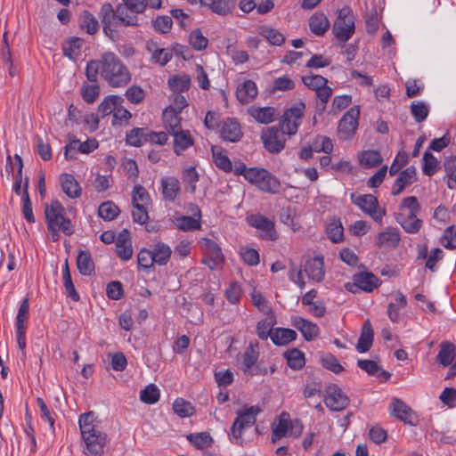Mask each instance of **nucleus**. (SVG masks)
<instances>
[{
    "label": "nucleus",
    "mask_w": 456,
    "mask_h": 456,
    "mask_svg": "<svg viewBox=\"0 0 456 456\" xmlns=\"http://www.w3.org/2000/svg\"><path fill=\"white\" fill-rule=\"evenodd\" d=\"M302 82L309 89L315 91V93L328 83V80L321 75H309L303 76Z\"/></svg>",
    "instance_id": "obj_60"
},
{
    "label": "nucleus",
    "mask_w": 456,
    "mask_h": 456,
    "mask_svg": "<svg viewBox=\"0 0 456 456\" xmlns=\"http://www.w3.org/2000/svg\"><path fill=\"white\" fill-rule=\"evenodd\" d=\"M62 282L65 289V294L72 301L77 302L80 299L79 294L76 290L75 285L72 281L70 272H65L62 273Z\"/></svg>",
    "instance_id": "obj_57"
},
{
    "label": "nucleus",
    "mask_w": 456,
    "mask_h": 456,
    "mask_svg": "<svg viewBox=\"0 0 456 456\" xmlns=\"http://www.w3.org/2000/svg\"><path fill=\"white\" fill-rule=\"evenodd\" d=\"M359 161L362 167L370 168L379 166L382 162V158L378 151H365L361 153Z\"/></svg>",
    "instance_id": "obj_44"
},
{
    "label": "nucleus",
    "mask_w": 456,
    "mask_h": 456,
    "mask_svg": "<svg viewBox=\"0 0 456 456\" xmlns=\"http://www.w3.org/2000/svg\"><path fill=\"white\" fill-rule=\"evenodd\" d=\"M188 441L198 449H204L211 445L213 439L206 432L193 433L187 436Z\"/></svg>",
    "instance_id": "obj_46"
},
{
    "label": "nucleus",
    "mask_w": 456,
    "mask_h": 456,
    "mask_svg": "<svg viewBox=\"0 0 456 456\" xmlns=\"http://www.w3.org/2000/svg\"><path fill=\"white\" fill-rule=\"evenodd\" d=\"M90 85H84L81 88V94L85 102L93 103L100 94V86L97 80Z\"/></svg>",
    "instance_id": "obj_55"
},
{
    "label": "nucleus",
    "mask_w": 456,
    "mask_h": 456,
    "mask_svg": "<svg viewBox=\"0 0 456 456\" xmlns=\"http://www.w3.org/2000/svg\"><path fill=\"white\" fill-rule=\"evenodd\" d=\"M456 357V347L449 341L440 344V350L436 356V362L443 366H449Z\"/></svg>",
    "instance_id": "obj_30"
},
{
    "label": "nucleus",
    "mask_w": 456,
    "mask_h": 456,
    "mask_svg": "<svg viewBox=\"0 0 456 456\" xmlns=\"http://www.w3.org/2000/svg\"><path fill=\"white\" fill-rule=\"evenodd\" d=\"M160 397L159 389L155 384L147 385L140 392V400L146 404L156 403Z\"/></svg>",
    "instance_id": "obj_42"
},
{
    "label": "nucleus",
    "mask_w": 456,
    "mask_h": 456,
    "mask_svg": "<svg viewBox=\"0 0 456 456\" xmlns=\"http://www.w3.org/2000/svg\"><path fill=\"white\" fill-rule=\"evenodd\" d=\"M122 101V98L118 96H108L98 106V112L102 114V118L110 113L114 114L117 106L120 105Z\"/></svg>",
    "instance_id": "obj_40"
},
{
    "label": "nucleus",
    "mask_w": 456,
    "mask_h": 456,
    "mask_svg": "<svg viewBox=\"0 0 456 456\" xmlns=\"http://www.w3.org/2000/svg\"><path fill=\"white\" fill-rule=\"evenodd\" d=\"M400 241V234L396 229L387 228L378 236V245L380 248H395Z\"/></svg>",
    "instance_id": "obj_32"
},
{
    "label": "nucleus",
    "mask_w": 456,
    "mask_h": 456,
    "mask_svg": "<svg viewBox=\"0 0 456 456\" xmlns=\"http://www.w3.org/2000/svg\"><path fill=\"white\" fill-rule=\"evenodd\" d=\"M411 112L414 120L417 123H421L427 118L429 108L424 102H413L411 105Z\"/></svg>",
    "instance_id": "obj_53"
},
{
    "label": "nucleus",
    "mask_w": 456,
    "mask_h": 456,
    "mask_svg": "<svg viewBox=\"0 0 456 456\" xmlns=\"http://www.w3.org/2000/svg\"><path fill=\"white\" fill-rule=\"evenodd\" d=\"M79 25L89 35L95 34L99 29L97 19L88 11H84L79 17Z\"/></svg>",
    "instance_id": "obj_38"
},
{
    "label": "nucleus",
    "mask_w": 456,
    "mask_h": 456,
    "mask_svg": "<svg viewBox=\"0 0 456 456\" xmlns=\"http://www.w3.org/2000/svg\"><path fill=\"white\" fill-rule=\"evenodd\" d=\"M242 296V287L238 281H232L224 290L225 298L232 305H238Z\"/></svg>",
    "instance_id": "obj_51"
},
{
    "label": "nucleus",
    "mask_w": 456,
    "mask_h": 456,
    "mask_svg": "<svg viewBox=\"0 0 456 456\" xmlns=\"http://www.w3.org/2000/svg\"><path fill=\"white\" fill-rule=\"evenodd\" d=\"M99 17L102 25L112 23L115 20L118 21V6L114 9L111 4L104 3L100 9Z\"/></svg>",
    "instance_id": "obj_47"
},
{
    "label": "nucleus",
    "mask_w": 456,
    "mask_h": 456,
    "mask_svg": "<svg viewBox=\"0 0 456 456\" xmlns=\"http://www.w3.org/2000/svg\"><path fill=\"white\" fill-rule=\"evenodd\" d=\"M248 112L253 118L262 124H269L273 122L276 117V110L273 107L251 106L248 110Z\"/></svg>",
    "instance_id": "obj_22"
},
{
    "label": "nucleus",
    "mask_w": 456,
    "mask_h": 456,
    "mask_svg": "<svg viewBox=\"0 0 456 456\" xmlns=\"http://www.w3.org/2000/svg\"><path fill=\"white\" fill-rule=\"evenodd\" d=\"M175 224L177 227L183 231H193L200 228V221L199 218L192 216H181L176 218Z\"/></svg>",
    "instance_id": "obj_61"
},
{
    "label": "nucleus",
    "mask_w": 456,
    "mask_h": 456,
    "mask_svg": "<svg viewBox=\"0 0 456 456\" xmlns=\"http://www.w3.org/2000/svg\"><path fill=\"white\" fill-rule=\"evenodd\" d=\"M258 357V343L256 341H250L248 346L242 354V370L245 373L250 372L251 368L256 364Z\"/></svg>",
    "instance_id": "obj_27"
},
{
    "label": "nucleus",
    "mask_w": 456,
    "mask_h": 456,
    "mask_svg": "<svg viewBox=\"0 0 456 456\" xmlns=\"http://www.w3.org/2000/svg\"><path fill=\"white\" fill-rule=\"evenodd\" d=\"M64 208L58 200H53L50 206H45V218L53 240L58 239V231H61L67 235H70L74 232L70 220L64 217Z\"/></svg>",
    "instance_id": "obj_3"
},
{
    "label": "nucleus",
    "mask_w": 456,
    "mask_h": 456,
    "mask_svg": "<svg viewBox=\"0 0 456 456\" xmlns=\"http://www.w3.org/2000/svg\"><path fill=\"white\" fill-rule=\"evenodd\" d=\"M374 332L371 323L367 319L362 328V332L356 345V350L359 353H365L370 350L372 346Z\"/></svg>",
    "instance_id": "obj_19"
},
{
    "label": "nucleus",
    "mask_w": 456,
    "mask_h": 456,
    "mask_svg": "<svg viewBox=\"0 0 456 456\" xmlns=\"http://www.w3.org/2000/svg\"><path fill=\"white\" fill-rule=\"evenodd\" d=\"M357 366L366 371L369 375L374 376L384 380H387L391 374L386 371L376 362L371 360H358Z\"/></svg>",
    "instance_id": "obj_26"
},
{
    "label": "nucleus",
    "mask_w": 456,
    "mask_h": 456,
    "mask_svg": "<svg viewBox=\"0 0 456 456\" xmlns=\"http://www.w3.org/2000/svg\"><path fill=\"white\" fill-rule=\"evenodd\" d=\"M305 108V103L300 102L284 111L279 126L285 134L291 136L297 132L301 119L304 116Z\"/></svg>",
    "instance_id": "obj_9"
},
{
    "label": "nucleus",
    "mask_w": 456,
    "mask_h": 456,
    "mask_svg": "<svg viewBox=\"0 0 456 456\" xmlns=\"http://www.w3.org/2000/svg\"><path fill=\"white\" fill-rule=\"evenodd\" d=\"M126 140L127 144L134 147H140L144 142H148L149 129L139 127L133 128L126 134Z\"/></svg>",
    "instance_id": "obj_35"
},
{
    "label": "nucleus",
    "mask_w": 456,
    "mask_h": 456,
    "mask_svg": "<svg viewBox=\"0 0 456 456\" xmlns=\"http://www.w3.org/2000/svg\"><path fill=\"white\" fill-rule=\"evenodd\" d=\"M351 200L364 214L370 216L375 222L381 223L386 211L379 207L375 196L371 194L355 196L352 193Z\"/></svg>",
    "instance_id": "obj_8"
},
{
    "label": "nucleus",
    "mask_w": 456,
    "mask_h": 456,
    "mask_svg": "<svg viewBox=\"0 0 456 456\" xmlns=\"http://www.w3.org/2000/svg\"><path fill=\"white\" fill-rule=\"evenodd\" d=\"M276 323L275 318L273 315H267L265 318L259 321L256 324V334L259 338L265 340L273 333V326Z\"/></svg>",
    "instance_id": "obj_37"
},
{
    "label": "nucleus",
    "mask_w": 456,
    "mask_h": 456,
    "mask_svg": "<svg viewBox=\"0 0 456 456\" xmlns=\"http://www.w3.org/2000/svg\"><path fill=\"white\" fill-rule=\"evenodd\" d=\"M360 118V106L350 108L341 118L338 126V136L340 140L351 139L358 127Z\"/></svg>",
    "instance_id": "obj_10"
},
{
    "label": "nucleus",
    "mask_w": 456,
    "mask_h": 456,
    "mask_svg": "<svg viewBox=\"0 0 456 456\" xmlns=\"http://www.w3.org/2000/svg\"><path fill=\"white\" fill-rule=\"evenodd\" d=\"M392 414L401 420L407 421L411 409L400 399L394 398L391 402Z\"/></svg>",
    "instance_id": "obj_48"
},
{
    "label": "nucleus",
    "mask_w": 456,
    "mask_h": 456,
    "mask_svg": "<svg viewBox=\"0 0 456 456\" xmlns=\"http://www.w3.org/2000/svg\"><path fill=\"white\" fill-rule=\"evenodd\" d=\"M261 139L265 149L270 153H280L285 147V133L277 126L265 129Z\"/></svg>",
    "instance_id": "obj_12"
},
{
    "label": "nucleus",
    "mask_w": 456,
    "mask_h": 456,
    "mask_svg": "<svg viewBox=\"0 0 456 456\" xmlns=\"http://www.w3.org/2000/svg\"><path fill=\"white\" fill-rule=\"evenodd\" d=\"M120 213L119 208L112 201L102 203L98 208V215L106 221L115 219Z\"/></svg>",
    "instance_id": "obj_43"
},
{
    "label": "nucleus",
    "mask_w": 456,
    "mask_h": 456,
    "mask_svg": "<svg viewBox=\"0 0 456 456\" xmlns=\"http://www.w3.org/2000/svg\"><path fill=\"white\" fill-rule=\"evenodd\" d=\"M171 135L174 137L173 149L176 155H181L194 143V140L189 130L181 129Z\"/></svg>",
    "instance_id": "obj_17"
},
{
    "label": "nucleus",
    "mask_w": 456,
    "mask_h": 456,
    "mask_svg": "<svg viewBox=\"0 0 456 456\" xmlns=\"http://www.w3.org/2000/svg\"><path fill=\"white\" fill-rule=\"evenodd\" d=\"M257 188L270 194H277L281 189V183L276 176L265 170V174L262 176Z\"/></svg>",
    "instance_id": "obj_34"
},
{
    "label": "nucleus",
    "mask_w": 456,
    "mask_h": 456,
    "mask_svg": "<svg viewBox=\"0 0 456 456\" xmlns=\"http://www.w3.org/2000/svg\"><path fill=\"white\" fill-rule=\"evenodd\" d=\"M162 193L165 200L174 201L180 191V183L174 176L161 179Z\"/></svg>",
    "instance_id": "obj_29"
},
{
    "label": "nucleus",
    "mask_w": 456,
    "mask_h": 456,
    "mask_svg": "<svg viewBox=\"0 0 456 456\" xmlns=\"http://www.w3.org/2000/svg\"><path fill=\"white\" fill-rule=\"evenodd\" d=\"M256 95L257 87L252 80H246L237 87L236 97L242 104L250 102Z\"/></svg>",
    "instance_id": "obj_20"
},
{
    "label": "nucleus",
    "mask_w": 456,
    "mask_h": 456,
    "mask_svg": "<svg viewBox=\"0 0 456 456\" xmlns=\"http://www.w3.org/2000/svg\"><path fill=\"white\" fill-rule=\"evenodd\" d=\"M94 421L92 411L83 413L78 418L81 437L85 444L83 452L88 456H103L107 436L98 428Z\"/></svg>",
    "instance_id": "obj_2"
},
{
    "label": "nucleus",
    "mask_w": 456,
    "mask_h": 456,
    "mask_svg": "<svg viewBox=\"0 0 456 456\" xmlns=\"http://www.w3.org/2000/svg\"><path fill=\"white\" fill-rule=\"evenodd\" d=\"M326 233L328 238L334 243H338L344 238V227L341 221L333 216L330 217L327 223Z\"/></svg>",
    "instance_id": "obj_31"
},
{
    "label": "nucleus",
    "mask_w": 456,
    "mask_h": 456,
    "mask_svg": "<svg viewBox=\"0 0 456 456\" xmlns=\"http://www.w3.org/2000/svg\"><path fill=\"white\" fill-rule=\"evenodd\" d=\"M439 161L429 151H426L423 155V173L428 176H432L439 168Z\"/></svg>",
    "instance_id": "obj_50"
},
{
    "label": "nucleus",
    "mask_w": 456,
    "mask_h": 456,
    "mask_svg": "<svg viewBox=\"0 0 456 456\" xmlns=\"http://www.w3.org/2000/svg\"><path fill=\"white\" fill-rule=\"evenodd\" d=\"M444 171L448 177V187L452 189L456 185V156H450L444 159Z\"/></svg>",
    "instance_id": "obj_54"
},
{
    "label": "nucleus",
    "mask_w": 456,
    "mask_h": 456,
    "mask_svg": "<svg viewBox=\"0 0 456 456\" xmlns=\"http://www.w3.org/2000/svg\"><path fill=\"white\" fill-rule=\"evenodd\" d=\"M143 253H147L150 256H171L172 251L167 245L158 242L154 245L152 249L142 248L137 256H140Z\"/></svg>",
    "instance_id": "obj_59"
},
{
    "label": "nucleus",
    "mask_w": 456,
    "mask_h": 456,
    "mask_svg": "<svg viewBox=\"0 0 456 456\" xmlns=\"http://www.w3.org/2000/svg\"><path fill=\"white\" fill-rule=\"evenodd\" d=\"M293 325L300 330L305 340L310 341L318 336L319 328L316 324L305 320L301 317H296L293 320Z\"/></svg>",
    "instance_id": "obj_25"
},
{
    "label": "nucleus",
    "mask_w": 456,
    "mask_h": 456,
    "mask_svg": "<svg viewBox=\"0 0 456 456\" xmlns=\"http://www.w3.org/2000/svg\"><path fill=\"white\" fill-rule=\"evenodd\" d=\"M290 424L291 422L289 419L281 417L279 419V422L273 427L272 442L276 443L278 440L285 436Z\"/></svg>",
    "instance_id": "obj_58"
},
{
    "label": "nucleus",
    "mask_w": 456,
    "mask_h": 456,
    "mask_svg": "<svg viewBox=\"0 0 456 456\" xmlns=\"http://www.w3.org/2000/svg\"><path fill=\"white\" fill-rule=\"evenodd\" d=\"M324 403L332 411H341L349 404L348 396L336 384H330L325 388Z\"/></svg>",
    "instance_id": "obj_11"
},
{
    "label": "nucleus",
    "mask_w": 456,
    "mask_h": 456,
    "mask_svg": "<svg viewBox=\"0 0 456 456\" xmlns=\"http://www.w3.org/2000/svg\"><path fill=\"white\" fill-rule=\"evenodd\" d=\"M190 77L187 76L174 77L168 80L169 86L175 93H181L188 90L190 87Z\"/></svg>",
    "instance_id": "obj_64"
},
{
    "label": "nucleus",
    "mask_w": 456,
    "mask_h": 456,
    "mask_svg": "<svg viewBox=\"0 0 456 456\" xmlns=\"http://www.w3.org/2000/svg\"><path fill=\"white\" fill-rule=\"evenodd\" d=\"M304 273L310 280L322 281L325 274L323 258H307L304 264Z\"/></svg>",
    "instance_id": "obj_14"
},
{
    "label": "nucleus",
    "mask_w": 456,
    "mask_h": 456,
    "mask_svg": "<svg viewBox=\"0 0 456 456\" xmlns=\"http://www.w3.org/2000/svg\"><path fill=\"white\" fill-rule=\"evenodd\" d=\"M314 152H324L330 154L333 150L331 140L323 135H317L309 144Z\"/></svg>",
    "instance_id": "obj_45"
},
{
    "label": "nucleus",
    "mask_w": 456,
    "mask_h": 456,
    "mask_svg": "<svg viewBox=\"0 0 456 456\" xmlns=\"http://www.w3.org/2000/svg\"><path fill=\"white\" fill-rule=\"evenodd\" d=\"M28 178L26 177L23 188V206H22V213L26 220L29 223L35 222V217L32 211V204L28 192Z\"/></svg>",
    "instance_id": "obj_56"
},
{
    "label": "nucleus",
    "mask_w": 456,
    "mask_h": 456,
    "mask_svg": "<svg viewBox=\"0 0 456 456\" xmlns=\"http://www.w3.org/2000/svg\"><path fill=\"white\" fill-rule=\"evenodd\" d=\"M115 242L118 256H132L133 248L128 230L124 229L121 231L117 236Z\"/></svg>",
    "instance_id": "obj_23"
},
{
    "label": "nucleus",
    "mask_w": 456,
    "mask_h": 456,
    "mask_svg": "<svg viewBox=\"0 0 456 456\" xmlns=\"http://www.w3.org/2000/svg\"><path fill=\"white\" fill-rule=\"evenodd\" d=\"M189 42L191 47L196 51H202L208 47V40L205 37L200 28H196L190 33Z\"/></svg>",
    "instance_id": "obj_52"
},
{
    "label": "nucleus",
    "mask_w": 456,
    "mask_h": 456,
    "mask_svg": "<svg viewBox=\"0 0 456 456\" xmlns=\"http://www.w3.org/2000/svg\"><path fill=\"white\" fill-rule=\"evenodd\" d=\"M353 281L345 284L346 290L352 293H357L359 290L366 293H371L380 286L379 279L370 272H359L353 275Z\"/></svg>",
    "instance_id": "obj_7"
},
{
    "label": "nucleus",
    "mask_w": 456,
    "mask_h": 456,
    "mask_svg": "<svg viewBox=\"0 0 456 456\" xmlns=\"http://www.w3.org/2000/svg\"><path fill=\"white\" fill-rule=\"evenodd\" d=\"M257 32L273 45L280 46L285 41L284 36L280 31L266 25L258 27Z\"/></svg>",
    "instance_id": "obj_36"
},
{
    "label": "nucleus",
    "mask_w": 456,
    "mask_h": 456,
    "mask_svg": "<svg viewBox=\"0 0 456 456\" xmlns=\"http://www.w3.org/2000/svg\"><path fill=\"white\" fill-rule=\"evenodd\" d=\"M297 338V333L291 329L276 328L271 335V339L277 346H284Z\"/></svg>",
    "instance_id": "obj_33"
},
{
    "label": "nucleus",
    "mask_w": 456,
    "mask_h": 456,
    "mask_svg": "<svg viewBox=\"0 0 456 456\" xmlns=\"http://www.w3.org/2000/svg\"><path fill=\"white\" fill-rule=\"evenodd\" d=\"M173 410L180 418L190 417L194 413V408L191 403L183 398H176L173 403Z\"/></svg>",
    "instance_id": "obj_49"
},
{
    "label": "nucleus",
    "mask_w": 456,
    "mask_h": 456,
    "mask_svg": "<svg viewBox=\"0 0 456 456\" xmlns=\"http://www.w3.org/2000/svg\"><path fill=\"white\" fill-rule=\"evenodd\" d=\"M179 112L175 111L174 109L166 108L163 111L162 118L164 127L169 134H172L182 129L181 117Z\"/></svg>",
    "instance_id": "obj_21"
},
{
    "label": "nucleus",
    "mask_w": 456,
    "mask_h": 456,
    "mask_svg": "<svg viewBox=\"0 0 456 456\" xmlns=\"http://www.w3.org/2000/svg\"><path fill=\"white\" fill-rule=\"evenodd\" d=\"M29 313V301L28 298H24L20 305L16 316V329L26 328V322L28 319Z\"/></svg>",
    "instance_id": "obj_63"
},
{
    "label": "nucleus",
    "mask_w": 456,
    "mask_h": 456,
    "mask_svg": "<svg viewBox=\"0 0 456 456\" xmlns=\"http://www.w3.org/2000/svg\"><path fill=\"white\" fill-rule=\"evenodd\" d=\"M354 20L355 18L350 7L345 6L338 10L332 26V33L339 42H347L354 34Z\"/></svg>",
    "instance_id": "obj_5"
},
{
    "label": "nucleus",
    "mask_w": 456,
    "mask_h": 456,
    "mask_svg": "<svg viewBox=\"0 0 456 456\" xmlns=\"http://www.w3.org/2000/svg\"><path fill=\"white\" fill-rule=\"evenodd\" d=\"M420 211V206L414 196L405 198L401 206L400 213L397 216L398 223L402 225V220L418 219L417 214Z\"/></svg>",
    "instance_id": "obj_15"
},
{
    "label": "nucleus",
    "mask_w": 456,
    "mask_h": 456,
    "mask_svg": "<svg viewBox=\"0 0 456 456\" xmlns=\"http://www.w3.org/2000/svg\"><path fill=\"white\" fill-rule=\"evenodd\" d=\"M118 4V22L125 27L140 26L138 14L142 13L146 9L144 0H121Z\"/></svg>",
    "instance_id": "obj_6"
},
{
    "label": "nucleus",
    "mask_w": 456,
    "mask_h": 456,
    "mask_svg": "<svg viewBox=\"0 0 456 456\" xmlns=\"http://www.w3.org/2000/svg\"><path fill=\"white\" fill-rule=\"evenodd\" d=\"M212 157L216 166L224 172L232 170V164L230 159L224 154L221 148L212 147Z\"/></svg>",
    "instance_id": "obj_39"
},
{
    "label": "nucleus",
    "mask_w": 456,
    "mask_h": 456,
    "mask_svg": "<svg viewBox=\"0 0 456 456\" xmlns=\"http://www.w3.org/2000/svg\"><path fill=\"white\" fill-rule=\"evenodd\" d=\"M82 46V40L79 38H73L69 40L67 45L63 46V53L69 59L76 61L80 54Z\"/></svg>",
    "instance_id": "obj_62"
},
{
    "label": "nucleus",
    "mask_w": 456,
    "mask_h": 456,
    "mask_svg": "<svg viewBox=\"0 0 456 456\" xmlns=\"http://www.w3.org/2000/svg\"><path fill=\"white\" fill-rule=\"evenodd\" d=\"M260 411L261 409L258 406H250L237 412V417L229 433V439L232 444L243 446L244 440L242 438V433L245 429L255 425L256 417Z\"/></svg>",
    "instance_id": "obj_4"
},
{
    "label": "nucleus",
    "mask_w": 456,
    "mask_h": 456,
    "mask_svg": "<svg viewBox=\"0 0 456 456\" xmlns=\"http://www.w3.org/2000/svg\"><path fill=\"white\" fill-rule=\"evenodd\" d=\"M330 26V21L324 13H314L309 19L310 30L316 36H323Z\"/></svg>",
    "instance_id": "obj_28"
},
{
    "label": "nucleus",
    "mask_w": 456,
    "mask_h": 456,
    "mask_svg": "<svg viewBox=\"0 0 456 456\" xmlns=\"http://www.w3.org/2000/svg\"><path fill=\"white\" fill-rule=\"evenodd\" d=\"M416 181V169L414 167H409L399 173L395 181L392 195H399L403 189Z\"/></svg>",
    "instance_id": "obj_16"
},
{
    "label": "nucleus",
    "mask_w": 456,
    "mask_h": 456,
    "mask_svg": "<svg viewBox=\"0 0 456 456\" xmlns=\"http://www.w3.org/2000/svg\"><path fill=\"white\" fill-rule=\"evenodd\" d=\"M221 136L228 142H237L242 136L240 124L234 118H227L221 129Z\"/></svg>",
    "instance_id": "obj_18"
},
{
    "label": "nucleus",
    "mask_w": 456,
    "mask_h": 456,
    "mask_svg": "<svg viewBox=\"0 0 456 456\" xmlns=\"http://www.w3.org/2000/svg\"><path fill=\"white\" fill-rule=\"evenodd\" d=\"M63 192L71 199H77L81 195L82 189L73 175L63 174L60 177Z\"/></svg>",
    "instance_id": "obj_24"
},
{
    "label": "nucleus",
    "mask_w": 456,
    "mask_h": 456,
    "mask_svg": "<svg viewBox=\"0 0 456 456\" xmlns=\"http://www.w3.org/2000/svg\"><path fill=\"white\" fill-rule=\"evenodd\" d=\"M248 222L259 231L261 238L271 240H275L278 238L274 223L267 217L260 214L251 215L248 217Z\"/></svg>",
    "instance_id": "obj_13"
},
{
    "label": "nucleus",
    "mask_w": 456,
    "mask_h": 456,
    "mask_svg": "<svg viewBox=\"0 0 456 456\" xmlns=\"http://www.w3.org/2000/svg\"><path fill=\"white\" fill-rule=\"evenodd\" d=\"M86 75L90 82L98 75L111 87H123L131 80V74L123 61L113 53H104L99 60L87 62Z\"/></svg>",
    "instance_id": "obj_1"
},
{
    "label": "nucleus",
    "mask_w": 456,
    "mask_h": 456,
    "mask_svg": "<svg viewBox=\"0 0 456 456\" xmlns=\"http://www.w3.org/2000/svg\"><path fill=\"white\" fill-rule=\"evenodd\" d=\"M288 365L297 370L304 367L305 361L304 354L298 349H291L284 354Z\"/></svg>",
    "instance_id": "obj_41"
}]
</instances>
